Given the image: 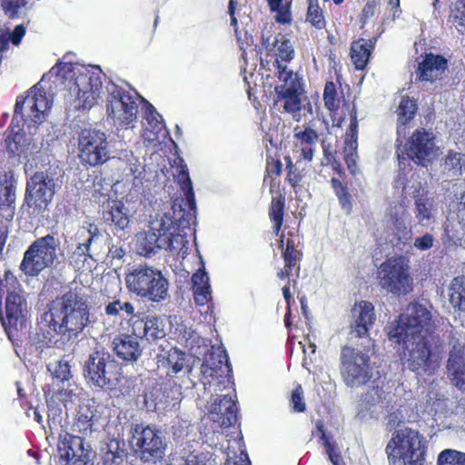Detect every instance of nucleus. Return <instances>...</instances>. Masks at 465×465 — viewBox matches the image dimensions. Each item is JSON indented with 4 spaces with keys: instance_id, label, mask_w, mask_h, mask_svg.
<instances>
[{
    "instance_id": "nucleus-1",
    "label": "nucleus",
    "mask_w": 465,
    "mask_h": 465,
    "mask_svg": "<svg viewBox=\"0 0 465 465\" xmlns=\"http://www.w3.org/2000/svg\"><path fill=\"white\" fill-rule=\"evenodd\" d=\"M90 322L87 300L79 292L70 291L52 302L29 338L40 348L72 346Z\"/></svg>"
},
{
    "instance_id": "nucleus-2",
    "label": "nucleus",
    "mask_w": 465,
    "mask_h": 465,
    "mask_svg": "<svg viewBox=\"0 0 465 465\" xmlns=\"http://www.w3.org/2000/svg\"><path fill=\"white\" fill-rule=\"evenodd\" d=\"M50 73L55 74L57 81L64 80V88L78 102L76 106L91 109L97 103L102 90L98 74L91 73L85 67L80 68L65 63L53 67Z\"/></svg>"
},
{
    "instance_id": "nucleus-3",
    "label": "nucleus",
    "mask_w": 465,
    "mask_h": 465,
    "mask_svg": "<svg viewBox=\"0 0 465 465\" xmlns=\"http://www.w3.org/2000/svg\"><path fill=\"white\" fill-rule=\"evenodd\" d=\"M128 292L151 302L160 303L169 296V282L161 270L146 262L128 267L124 274Z\"/></svg>"
},
{
    "instance_id": "nucleus-4",
    "label": "nucleus",
    "mask_w": 465,
    "mask_h": 465,
    "mask_svg": "<svg viewBox=\"0 0 465 465\" xmlns=\"http://www.w3.org/2000/svg\"><path fill=\"white\" fill-rule=\"evenodd\" d=\"M178 182L184 193L183 197H177L173 201L172 213H164L161 219L154 221V229H161L166 232L181 234L194 224L196 219V202L194 199L193 184L186 166L182 167L178 175Z\"/></svg>"
},
{
    "instance_id": "nucleus-5",
    "label": "nucleus",
    "mask_w": 465,
    "mask_h": 465,
    "mask_svg": "<svg viewBox=\"0 0 465 465\" xmlns=\"http://www.w3.org/2000/svg\"><path fill=\"white\" fill-rule=\"evenodd\" d=\"M130 444L143 463L156 464L163 460L168 447L164 431L156 425L132 423Z\"/></svg>"
},
{
    "instance_id": "nucleus-6",
    "label": "nucleus",
    "mask_w": 465,
    "mask_h": 465,
    "mask_svg": "<svg viewBox=\"0 0 465 465\" xmlns=\"http://www.w3.org/2000/svg\"><path fill=\"white\" fill-rule=\"evenodd\" d=\"M423 440L419 431L412 428L397 429L386 447L390 465H423Z\"/></svg>"
},
{
    "instance_id": "nucleus-7",
    "label": "nucleus",
    "mask_w": 465,
    "mask_h": 465,
    "mask_svg": "<svg viewBox=\"0 0 465 465\" xmlns=\"http://www.w3.org/2000/svg\"><path fill=\"white\" fill-rule=\"evenodd\" d=\"M431 328L430 311L419 302H412L399 317L397 324L391 327L388 335L391 341L401 343V341L430 336Z\"/></svg>"
},
{
    "instance_id": "nucleus-8",
    "label": "nucleus",
    "mask_w": 465,
    "mask_h": 465,
    "mask_svg": "<svg viewBox=\"0 0 465 465\" xmlns=\"http://www.w3.org/2000/svg\"><path fill=\"white\" fill-rule=\"evenodd\" d=\"M380 287L396 296L407 295L412 291L413 279L410 273L409 260L392 256L383 262L377 272Z\"/></svg>"
},
{
    "instance_id": "nucleus-9",
    "label": "nucleus",
    "mask_w": 465,
    "mask_h": 465,
    "mask_svg": "<svg viewBox=\"0 0 465 465\" xmlns=\"http://www.w3.org/2000/svg\"><path fill=\"white\" fill-rule=\"evenodd\" d=\"M432 340L431 336H423L401 341L405 345L408 368L417 374L432 375L440 368L441 355L432 347Z\"/></svg>"
},
{
    "instance_id": "nucleus-10",
    "label": "nucleus",
    "mask_w": 465,
    "mask_h": 465,
    "mask_svg": "<svg viewBox=\"0 0 465 465\" xmlns=\"http://www.w3.org/2000/svg\"><path fill=\"white\" fill-rule=\"evenodd\" d=\"M59 240L53 234L37 238L24 253L20 270L28 276H37L57 260Z\"/></svg>"
},
{
    "instance_id": "nucleus-11",
    "label": "nucleus",
    "mask_w": 465,
    "mask_h": 465,
    "mask_svg": "<svg viewBox=\"0 0 465 465\" xmlns=\"http://www.w3.org/2000/svg\"><path fill=\"white\" fill-rule=\"evenodd\" d=\"M59 188L58 178L54 173L36 172L27 180L25 203L34 209V213H43L48 210Z\"/></svg>"
},
{
    "instance_id": "nucleus-12",
    "label": "nucleus",
    "mask_w": 465,
    "mask_h": 465,
    "mask_svg": "<svg viewBox=\"0 0 465 465\" xmlns=\"http://www.w3.org/2000/svg\"><path fill=\"white\" fill-rule=\"evenodd\" d=\"M85 234L87 236L83 242H78L73 250L67 252L68 264L74 271L84 269L88 259L95 261L106 250V238L95 224L90 223L87 229L83 228L77 232L81 236Z\"/></svg>"
},
{
    "instance_id": "nucleus-13",
    "label": "nucleus",
    "mask_w": 465,
    "mask_h": 465,
    "mask_svg": "<svg viewBox=\"0 0 465 465\" xmlns=\"http://www.w3.org/2000/svg\"><path fill=\"white\" fill-rule=\"evenodd\" d=\"M78 150L81 162L90 166L102 165L111 158L107 135L91 125L80 130Z\"/></svg>"
},
{
    "instance_id": "nucleus-14",
    "label": "nucleus",
    "mask_w": 465,
    "mask_h": 465,
    "mask_svg": "<svg viewBox=\"0 0 465 465\" xmlns=\"http://www.w3.org/2000/svg\"><path fill=\"white\" fill-rule=\"evenodd\" d=\"M50 108V101L40 83L29 89L25 97H18L15 106L13 124L20 122L39 124L45 120V113Z\"/></svg>"
},
{
    "instance_id": "nucleus-15",
    "label": "nucleus",
    "mask_w": 465,
    "mask_h": 465,
    "mask_svg": "<svg viewBox=\"0 0 465 465\" xmlns=\"http://www.w3.org/2000/svg\"><path fill=\"white\" fill-rule=\"evenodd\" d=\"M118 363L104 351H94L84 363V376L88 383L96 388H109L117 380Z\"/></svg>"
},
{
    "instance_id": "nucleus-16",
    "label": "nucleus",
    "mask_w": 465,
    "mask_h": 465,
    "mask_svg": "<svg viewBox=\"0 0 465 465\" xmlns=\"http://www.w3.org/2000/svg\"><path fill=\"white\" fill-rule=\"evenodd\" d=\"M341 374L348 387H359L372 377V368L367 352L345 347L341 353Z\"/></svg>"
},
{
    "instance_id": "nucleus-17",
    "label": "nucleus",
    "mask_w": 465,
    "mask_h": 465,
    "mask_svg": "<svg viewBox=\"0 0 465 465\" xmlns=\"http://www.w3.org/2000/svg\"><path fill=\"white\" fill-rule=\"evenodd\" d=\"M439 155V147L435 143V135L432 132L423 128L417 129L405 144V153L399 154V165L405 164L406 160L427 166Z\"/></svg>"
},
{
    "instance_id": "nucleus-18",
    "label": "nucleus",
    "mask_w": 465,
    "mask_h": 465,
    "mask_svg": "<svg viewBox=\"0 0 465 465\" xmlns=\"http://www.w3.org/2000/svg\"><path fill=\"white\" fill-rule=\"evenodd\" d=\"M107 114L115 125L128 126L136 120L138 105L128 92L114 84L107 86Z\"/></svg>"
},
{
    "instance_id": "nucleus-19",
    "label": "nucleus",
    "mask_w": 465,
    "mask_h": 465,
    "mask_svg": "<svg viewBox=\"0 0 465 465\" xmlns=\"http://www.w3.org/2000/svg\"><path fill=\"white\" fill-rule=\"evenodd\" d=\"M383 223L385 238L392 246L401 251L411 243L412 233L406 224V210L402 204L391 203Z\"/></svg>"
},
{
    "instance_id": "nucleus-20",
    "label": "nucleus",
    "mask_w": 465,
    "mask_h": 465,
    "mask_svg": "<svg viewBox=\"0 0 465 465\" xmlns=\"http://www.w3.org/2000/svg\"><path fill=\"white\" fill-rule=\"evenodd\" d=\"M58 451L64 465H89L91 446L80 436L65 433L60 436Z\"/></svg>"
},
{
    "instance_id": "nucleus-21",
    "label": "nucleus",
    "mask_w": 465,
    "mask_h": 465,
    "mask_svg": "<svg viewBox=\"0 0 465 465\" xmlns=\"http://www.w3.org/2000/svg\"><path fill=\"white\" fill-rule=\"evenodd\" d=\"M154 221L147 231L140 232L135 236V248L140 255L149 257L162 249H167L172 244L173 232L154 229Z\"/></svg>"
},
{
    "instance_id": "nucleus-22",
    "label": "nucleus",
    "mask_w": 465,
    "mask_h": 465,
    "mask_svg": "<svg viewBox=\"0 0 465 465\" xmlns=\"http://www.w3.org/2000/svg\"><path fill=\"white\" fill-rule=\"evenodd\" d=\"M387 394L383 387L376 386L362 395L356 417L361 421L377 420L387 407Z\"/></svg>"
},
{
    "instance_id": "nucleus-23",
    "label": "nucleus",
    "mask_w": 465,
    "mask_h": 465,
    "mask_svg": "<svg viewBox=\"0 0 465 465\" xmlns=\"http://www.w3.org/2000/svg\"><path fill=\"white\" fill-rule=\"evenodd\" d=\"M447 60L439 54H428L419 63L416 71L417 79L427 89H435L436 82L442 78L447 69Z\"/></svg>"
},
{
    "instance_id": "nucleus-24",
    "label": "nucleus",
    "mask_w": 465,
    "mask_h": 465,
    "mask_svg": "<svg viewBox=\"0 0 465 465\" xmlns=\"http://www.w3.org/2000/svg\"><path fill=\"white\" fill-rule=\"evenodd\" d=\"M209 418L220 427L228 428L237 420V406L232 396H216L208 410Z\"/></svg>"
},
{
    "instance_id": "nucleus-25",
    "label": "nucleus",
    "mask_w": 465,
    "mask_h": 465,
    "mask_svg": "<svg viewBox=\"0 0 465 465\" xmlns=\"http://www.w3.org/2000/svg\"><path fill=\"white\" fill-rule=\"evenodd\" d=\"M232 371L231 364L228 361V356L224 351H218L212 352L205 359L201 367V373L203 376V384L204 390H207V385L212 386V381L214 378L224 379Z\"/></svg>"
},
{
    "instance_id": "nucleus-26",
    "label": "nucleus",
    "mask_w": 465,
    "mask_h": 465,
    "mask_svg": "<svg viewBox=\"0 0 465 465\" xmlns=\"http://www.w3.org/2000/svg\"><path fill=\"white\" fill-rule=\"evenodd\" d=\"M295 149L300 152L299 159L296 163H300L302 159L311 162L316 152L320 140V135L314 129V124L310 123L302 127L297 126L294 129Z\"/></svg>"
},
{
    "instance_id": "nucleus-27",
    "label": "nucleus",
    "mask_w": 465,
    "mask_h": 465,
    "mask_svg": "<svg viewBox=\"0 0 465 465\" xmlns=\"http://www.w3.org/2000/svg\"><path fill=\"white\" fill-rule=\"evenodd\" d=\"M351 317V339L362 338L368 334L370 327L372 326L376 320L374 307L371 302L361 301L352 308Z\"/></svg>"
},
{
    "instance_id": "nucleus-28",
    "label": "nucleus",
    "mask_w": 465,
    "mask_h": 465,
    "mask_svg": "<svg viewBox=\"0 0 465 465\" xmlns=\"http://www.w3.org/2000/svg\"><path fill=\"white\" fill-rule=\"evenodd\" d=\"M446 375L453 386L465 391V350L460 344L453 345L449 352Z\"/></svg>"
},
{
    "instance_id": "nucleus-29",
    "label": "nucleus",
    "mask_w": 465,
    "mask_h": 465,
    "mask_svg": "<svg viewBox=\"0 0 465 465\" xmlns=\"http://www.w3.org/2000/svg\"><path fill=\"white\" fill-rule=\"evenodd\" d=\"M113 349L116 355L126 361H137L143 352L137 335H121L113 341Z\"/></svg>"
},
{
    "instance_id": "nucleus-30",
    "label": "nucleus",
    "mask_w": 465,
    "mask_h": 465,
    "mask_svg": "<svg viewBox=\"0 0 465 465\" xmlns=\"http://www.w3.org/2000/svg\"><path fill=\"white\" fill-rule=\"evenodd\" d=\"M440 172L446 179H459L465 172V153L448 150L440 159Z\"/></svg>"
},
{
    "instance_id": "nucleus-31",
    "label": "nucleus",
    "mask_w": 465,
    "mask_h": 465,
    "mask_svg": "<svg viewBox=\"0 0 465 465\" xmlns=\"http://www.w3.org/2000/svg\"><path fill=\"white\" fill-rule=\"evenodd\" d=\"M103 217L116 232L124 231L130 223L129 210L121 201L109 202Z\"/></svg>"
},
{
    "instance_id": "nucleus-32",
    "label": "nucleus",
    "mask_w": 465,
    "mask_h": 465,
    "mask_svg": "<svg viewBox=\"0 0 465 465\" xmlns=\"http://www.w3.org/2000/svg\"><path fill=\"white\" fill-rule=\"evenodd\" d=\"M102 462L104 465H122L126 458L124 442L118 440H110L101 449Z\"/></svg>"
},
{
    "instance_id": "nucleus-33",
    "label": "nucleus",
    "mask_w": 465,
    "mask_h": 465,
    "mask_svg": "<svg viewBox=\"0 0 465 465\" xmlns=\"http://www.w3.org/2000/svg\"><path fill=\"white\" fill-rule=\"evenodd\" d=\"M449 302L453 310L465 313V276L453 278L448 286Z\"/></svg>"
},
{
    "instance_id": "nucleus-34",
    "label": "nucleus",
    "mask_w": 465,
    "mask_h": 465,
    "mask_svg": "<svg viewBox=\"0 0 465 465\" xmlns=\"http://www.w3.org/2000/svg\"><path fill=\"white\" fill-rule=\"evenodd\" d=\"M300 86H276L275 92L284 101L283 108L288 113H296L301 109Z\"/></svg>"
},
{
    "instance_id": "nucleus-35",
    "label": "nucleus",
    "mask_w": 465,
    "mask_h": 465,
    "mask_svg": "<svg viewBox=\"0 0 465 465\" xmlns=\"http://www.w3.org/2000/svg\"><path fill=\"white\" fill-rule=\"evenodd\" d=\"M372 47L373 44L371 40L366 41L364 39H361L352 43L351 56V61L357 69L362 70L366 66L371 56Z\"/></svg>"
},
{
    "instance_id": "nucleus-36",
    "label": "nucleus",
    "mask_w": 465,
    "mask_h": 465,
    "mask_svg": "<svg viewBox=\"0 0 465 465\" xmlns=\"http://www.w3.org/2000/svg\"><path fill=\"white\" fill-rule=\"evenodd\" d=\"M143 329V336L147 340H159L165 336L164 323L161 317H152L145 322L135 323L134 330Z\"/></svg>"
},
{
    "instance_id": "nucleus-37",
    "label": "nucleus",
    "mask_w": 465,
    "mask_h": 465,
    "mask_svg": "<svg viewBox=\"0 0 465 465\" xmlns=\"http://www.w3.org/2000/svg\"><path fill=\"white\" fill-rule=\"evenodd\" d=\"M15 191L12 184H0V209L6 212L4 216L12 220L15 210Z\"/></svg>"
},
{
    "instance_id": "nucleus-38",
    "label": "nucleus",
    "mask_w": 465,
    "mask_h": 465,
    "mask_svg": "<svg viewBox=\"0 0 465 465\" xmlns=\"http://www.w3.org/2000/svg\"><path fill=\"white\" fill-rule=\"evenodd\" d=\"M324 426L322 420L316 421V429L320 433V439L323 441V446L328 454L329 460L333 465H345L340 453L338 452L337 445L334 441L327 436Z\"/></svg>"
},
{
    "instance_id": "nucleus-39",
    "label": "nucleus",
    "mask_w": 465,
    "mask_h": 465,
    "mask_svg": "<svg viewBox=\"0 0 465 465\" xmlns=\"http://www.w3.org/2000/svg\"><path fill=\"white\" fill-rule=\"evenodd\" d=\"M415 204V217L419 224L427 227L433 220L431 212L432 200L429 198H419L414 203Z\"/></svg>"
},
{
    "instance_id": "nucleus-40",
    "label": "nucleus",
    "mask_w": 465,
    "mask_h": 465,
    "mask_svg": "<svg viewBox=\"0 0 465 465\" xmlns=\"http://www.w3.org/2000/svg\"><path fill=\"white\" fill-rule=\"evenodd\" d=\"M416 111L417 104L415 101L409 97H402L397 109L398 121L401 124H405L414 117Z\"/></svg>"
},
{
    "instance_id": "nucleus-41",
    "label": "nucleus",
    "mask_w": 465,
    "mask_h": 465,
    "mask_svg": "<svg viewBox=\"0 0 465 465\" xmlns=\"http://www.w3.org/2000/svg\"><path fill=\"white\" fill-rule=\"evenodd\" d=\"M306 21L318 29L325 26V20L318 0H308Z\"/></svg>"
},
{
    "instance_id": "nucleus-42",
    "label": "nucleus",
    "mask_w": 465,
    "mask_h": 465,
    "mask_svg": "<svg viewBox=\"0 0 465 465\" xmlns=\"http://www.w3.org/2000/svg\"><path fill=\"white\" fill-rule=\"evenodd\" d=\"M438 465H465V452L446 449L440 452Z\"/></svg>"
},
{
    "instance_id": "nucleus-43",
    "label": "nucleus",
    "mask_w": 465,
    "mask_h": 465,
    "mask_svg": "<svg viewBox=\"0 0 465 465\" xmlns=\"http://www.w3.org/2000/svg\"><path fill=\"white\" fill-rule=\"evenodd\" d=\"M323 101L326 108L330 112H336L340 106V98L338 96L337 88L332 81L325 84L323 90Z\"/></svg>"
},
{
    "instance_id": "nucleus-44",
    "label": "nucleus",
    "mask_w": 465,
    "mask_h": 465,
    "mask_svg": "<svg viewBox=\"0 0 465 465\" xmlns=\"http://www.w3.org/2000/svg\"><path fill=\"white\" fill-rule=\"evenodd\" d=\"M273 66H275L278 70V78L282 83L280 86H292L296 85L300 86V82L295 74H293L292 70L288 69L286 65L281 64L278 58L273 63Z\"/></svg>"
},
{
    "instance_id": "nucleus-45",
    "label": "nucleus",
    "mask_w": 465,
    "mask_h": 465,
    "mask_svg": "<svg viewBox=\"0 0 465 465\" xmlns=\"http://www.w3.org/2000/svg\"><path fill=\"white\" fill-rule=\"evenodd\" d=\"M25 34V27L23 25H18L9 33L8 36L0 35V51L3 52L7 48L9 41H11L13 45H18Z\"/></svg>"
},
{
    "instance_id": "nucleus-46",
    "label": "nucleus",
    "mask_w": 465,
    "mask_h": 465,
    "mask_svg": "<svg viewBox=\"0 0 465 465\" xmlns=\"http://www.w3.org/2000/svg\"><path fill=\"white\" fill-rule=\"evenodd\" d=\"M280 41L277 45V56L282 61L290 62L294 58V49L290 41L285 35H279Z\"/></svg>"
},
{
    "instance_id": "nucleus-47",
    "label": "nucleus",
    "mask_w": 465,
    "mask_h": 465,
    "mask_svg": "<svg viewBox=\"0 0 465 465\" xmlns=\"http://www.w3.org/2000/svg\"><path fill=\"white\" fill-rule=\"evenodd\" d=\"M216 458L213 453L204 452L198 455L190 454L183 459L181 465H215Z\"/></svg>"
},
{
    "instance_id": "nucleus-48",
    "label": "nucleus",
    "mask_w": 465,
    "mask_h": 465,
    "mask_svg": "<svg viewBox=\"0 0 465 465\" xmlns=\"http://www.w3.org/2000/svg\"><path fill=\"white\" fill-rule=\"evenodd\" d=\"M283 208L284 203L280 200H272L271 209H270V218L274 223V229L276 234H279V231L282 224L283 218Z\"/></svg>"
},
{
    "instance_id": "nucleus-49",
    "label": "nucleus",
    "mask_w": 465,
    "mask_h": 465,
    "mask_svg": "<svg viewBox=\"0 0 465 465\" xmlns=\"http://www.w3.org/2000/svg\"><path fill=\"white\" fill-rule=\"evenodd\" d=\"M282 256L285 267L292 269L296 266V262L300 259V252L294 248L293 242L288 241L286 248L282 250Z\"/></svg>"
},
{
    "instance_id": "nucleus-50",
    "label": "nucleus",
    "mask_w": 465,
    "mask_h": 465,
    "mask_svg": "<svg viewBox=\"0 0 465 465\" xmlns=\"http://www.w3.org/2000/svg\"><path fill=\"white\" fill-rule=\"evenodd\" d=\"M5 13L10 17L15 18L19 15V11L25 6L27 0H0Z\"/></svg>"
},
{
    "instance_id": "nucleus-51",
    "label": "nucleus",
    "mask_w": 465,
    "mask_h": 465,
    "mask_svg": "<svg viewBox=\"0 0 465 465\" xmlns=\"http://www.w3.org/2000/svg\"><path fill=\"white\" fill-rule=\"evenodd\" d=\"M145 119L153 129L160 130L163 127V116L156 111L153 104L148 102H146Z\"/></svg>"
},
{
    "instance_id": "nucleus-52",
    "label": "nucleus",
    "mask_w": 465,
    "mask_h": 465,
    "mask_svg": "<svg viewBox=\"0 0 465 465\" xmlns=\"http://www.w3.org/2000/svg\"><path fill=\"white\" fill-rule=\"evenodd\" d=\"M357 128H358V121L356 112H352L351 114V124L349 126V130L346 134L347 136V146L351 151H354L357 148Z\"/></svg>"
},
{
    "instance_id": "nucleus-53",
    "label": "nucleus",
    "mask_w": 465,
    "mask_h": 465,
    "mask_svg": "<svg viewBox=\"0 0 465 465\" xmlns=\"http://www.w3.org/2000/svg\"><path fill=\"white\" fill-rule=\"evenodd\" d=\"M450 16L457 27L465 26V0H457L454 3Z\"/></svg>"
},
{
    "instance_id": "nucleus-54",
    "label": "nucleus",
    "mask_w": 465,
    "mask_h": 465,
    "mask_svg": "<svg viewBox=\"0 0 465 465\" xmlns=\"http://www.w3.org/2000/svg\"><path fill=\"white\" fill-rule=\"evenodd\" d=\"M54 375L61 381H68L72 376L68 361L64 359L59 361L54 367Z\"/></svg>"
},
{
    "instance_id": "nucleus-55",
    "label": "nucleus",
    "mask_w": 465,
    "mask_h": 465,
    "mask_svg": "<svg viewBox=\"0 0 465 465\" xmlns=\"http://www.w3.org/2000/svg\"><path fill=\"white\" fill-rule=\"evenodd\" d=\"M224 465H251V461L247 453L243 450H241L240 454L235 451H229Z\"/></svg>"
},
{
    "instance_id": "nucleus-56",
    "label": "nucleus",
    "mask_w": 465,
    "mask_h": 465,
    "mask_svg": "<svg viewBox=\"0 0 465 465\" xmlns=\"http://www.w3.org/2000/svg\"><path fill=\"white\" fill-rule=\"evenodd\" d=\"M194 301L199 305H204L212 297L211 285L193 288Z\"/></svg>"
},
{
    "instance_id": "nucleus-57",
    "label": "nucleus",
    "mask_w": 465,
    "mask_h": 465,
    "mask_svg": "<svg viewBox=\"0 0 465 465\" xmlns=\"http://www.w3.org/2000/svg\"><path fill=\"white\" fill-rule=\"evenodd\" d=\"M292 406L297 412H302L305 411V402L302 398V390L301 386H298L292 393Z\"/></svg>"
},
{
    "instance_id": "nucleus-58",
    "label": "nucleus",
    "mask_w": 465,
    "mask_h": 465,
    "mask_svg": "<svg viewBox=\"0 0 465 465\" xmlns=\"http://www.w3.org/2000/svg\"><path fill=\"white\" fill-rule=\"evenodd\" d=\"M434 237L432 234L427 232L421 237H418L414 240L413 245L420 251H426L430 249L434 243Z\"/></svg>"
},
{
    "instance_id": "nucleus-59",
    "label": "nucleus",
    "mask_w": 465,
    "mask_h": 465,
    "mask_svg": "<svg viewBox=\"0 0 465 465\" xmlns=\"http://www.w3.org/2000/svg\"><path fill=\"white\" fill-rule=\"evenodd\" d=\"M193 289L210 285L209 276L205 271H197L192 275Z\"/></svg>"
},
{
    "instance_id": "nucleus-60",
    "label": "nucleus",
    "mask_w": 465,
    "mask_h": 465,
    "mask_svg": "<svg viewBox=\"0 0 465 465\" xmlns=\"http://www.w3.org/2000/svg\"><path fill=\"white\" fill-rule=\"evenodd\" d=\"M92 419L87 415L80 414L74 426L84 434L92 431Z\"/></svg>"
},
{
    "instance_id": "nucleus-61",
    "label": "nucleus",
    "mask_w": 465,
    "mask_h": 465,
    "mask_svg": "<svg viewBox=\"0 0 465 465\" xmlns=\"http://www.w3.org/2000/svg\"><path fill=\"white\" fill-rule=\"evenodd\" d=\"M404 189L406 193L412 195L414 203L419 198H426L424 196L425 189L421 186L420 183H413L411 186H406Z\"/></svg>"
},
{
    "instance_id": "nucleus-62",
    "label": "nucleus",
    "mask_w": 465,
    "mask_h": 465,
    "mask_svg": "<svg viewBox=\"0 0 465 465\" xmlns=\"http://www.w3.org/2000/svg\"><path fill=\"white\" fill-rule=\"evenodd\" d=\"M388 425L391 428H395V430L399 428L406 427L403 424V416L401 411L392 412L388 416Z\"/></svg>"
},
{
    "instance_id": "nucleus-63",
    "label": "nucleus",
    "mask_w": 465,
    "mask_h": 465,
    "mask_svg": "<svg viewBox=\"0 0 465 465\" xmlns=\"http://www.w3.org/2000/svg\"><path fill=\"white\" fill-rule=\"evenodd\" d=\"M271 37L272 35L269 33L267 35L262 34V45L268 53L272 52L280 41L279 35L275 36L272 41H271Z\"/></svg>"
},
{
    "instance_id": "nucleus-64",
    "label": "nucleus",
    "mask_w": 465,
    "mask_h": 465,
    "mask_svg": "<svg viewBox=\"0 0 465 465\" xmlns=\"http://www.w3.org/2000/svg\"><path fill=\"white\" fill-rule=\"evenodd\" d=\"M121 312V300L116 299L105 305L104 312L108 316H118Z\"/></svg>"
}]
</instances>
